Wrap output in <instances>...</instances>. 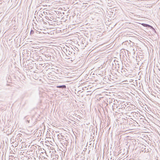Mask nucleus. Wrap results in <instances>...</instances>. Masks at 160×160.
Segmentation results:
<instances>
[{
    "instance_id": "nucleus-9",
    "label": "nucleus",
    "mask_w": 160,
    "mask_h": 160,
    "mask_svg": "<svg viewBox=\"0 0 160 160\" xmlns=\"http://www.w3.org/2000/svg\"><path fill=\"white\" fill-rule=\"evenodd\" d=\"M29 118L31 119V120H30V122H31L32 120V117H29Z\"/></svg>"
},
{
    "instance_id": "nucleus-7",
    "label": "nucleus",
    "mask_w": 160,
    "mask_h": 160,
    "mask_svg": "<svg viewBox=\"0 0 160 160\" xmlns=\"http://www.w3.org/2000/svg\"><path fill=\"white\" fill-rule=\"evenodd\" d=\"M126 70H127L126 69H122V72H126Z\"/></svg>"
},
{
    "instance_id": "nucleus-5",
    "label": "nucleus",
    "mask_w": 160,
    "mask_h": 160,
    "mask_svg": "<svg viewBox=\"0 0 160 160\" xmlns=\"http://www.w3.org/2000/svg\"><path fill=\"white\" fill-rule=\"evenodd\" d=\"M145 24V26H144L146 27H147V28H152V27L150 26V25H149L148 24Z\"/></svg>"
},
{
    "instance_id": "nucleus-10",
    "label": "nucleus",
    "mask_w": 160,
    "mask_h": 160,
    "mask_svg": "<svg viewBox=\"0 0 160 160\" xmlns=\"http://www.w3.org/2000/svg\"><path fill=\"white\" fill-rule=\"evenodd\" d=\"M45 13V11H43L41 13V14L42 16H43V14H44Z\"/></svg>"
},
{
    "instance_id": "nucleus-2",
    "label": "nucleus",
    "mask_w": 160,
    "mask_h": 160,
    "mask_svg": "<svg viewBox=\"0 0 160 160\" xmlns=\"http://www.w3.org/2000/svg\"><path fill=\"white\" fill-rule=\"evenodd\" d=\"M66 54H67L68 55H70V54H71L72 53L75 52L72 48H70L69 47L66 48Z\"/></svg>"
},
{
    "instance_id": "nucleus-6",
    "label": "nucleus",
    "mask_w": 160,
    "mask_h": 160,
    "mask_svg": "<svg viewBox=\"0 0 160 160\" xmlns=\"http://www.w3.org/2000/svg\"><path fill=\"white\" fill-rule=\"evenodd\" d=\"M25 118L27 120V122L28 123H29L30 122V119H29V117H26Z\"/></svg>"
},
{
    "instance_id": "nucleus-13",
    "label": "nucleus",
    "mask_w": 160,
    "mask_h": 160,
    "mask_svg": "<svg viewBox=\"0 0 160 160\" xmlns=\"http://www.w3.org/2000/svg\"><path fill=\"white\" fill-rule=\"evenodd\" d=\"M146 150H145V151H144V152H146Z\"/></svg>"
},
{
    "instance_id": "nucleus-4",
    "label": "nucleus",
    "mask_w": 160,
    "mask_h": 160,
    "mask_svg": "<svg viewBox=\"0 0 160 160\" xmlns=\"http://www.w3.org/2000/svg\"><path fill=\"white\" fill-rule=\"evenodd\" d=\"M136 123L135 122H132L131 123H130V125H131L132 127H136Z\"/></svg>"
},
{
    "instance_id": "nucleus-11",
    "label": "nucleus",
    "mask_w": 160,
    "mask_h": 160,
    "mask_svg": "<svg viewBox=\"0 0 160 160\" xmlns=\"http://www.w3.org/2000/svg\"><path fill=\"white\" fill-rule=\"evenodd\" d=\"M42 22L44 23H45V22L44 19H42Z\"/></svg>"
},
{
    "instance_id": "nucleus-1",
    "label": "nucleus",
    "mask_w": 160,
    "mask_h": 160,
    "mask_svg": "<svg viewBox=\"0 0 160 160\" xmlns=\"http://www.w3.org/2000/svg\"><path fill=\"white\" fill-rule=\"evenodd\" d=\"M75 52L73 53H72L71 54H70V55H68L67 54H66L67 56L65 58H67L68 59H71V61H72L75 59Z\"/></svg>"
},
{
    "instance_id": "nucleus-8",
    "label": "nucleus",
    "mask_w": 160,
    "mask_h": 160,
    "mask_svg": "<svg viewBox=\"0 0 160 160\" xmlns=\"http://www.w3.org/2000/svg\"><path fill=\"white\" fill-rule=\"evenodd\" d=\"M34 33V31L32 30L30 32V34H32Z\"/></svg>"
},
{
    "instance_id": "nucleus-3",
    "label": "nucleus",
    "mask_w": 160,
    "mask_h": 160,
    "mask_svg": "<svg viewBox=\"0 0 160 160\" xmlns=\"http://www.w3.org/2000/svg\"><path fill=\"white\" fill-rule=\"evenodd\" d=\"M58 88H66V87L65 85H61L57 87Z\"/></svg>"
},
{
    "instance_id": "nucleus-12",
    "label": "nucleus",
    "mask_w": 160,
    "mask_h": 160,
    "mask_svg": "<svg viewBox=\"0 0 160 160\" xmlns=\"http://www.w3.org/2000/svg\"><path fill=\"white\" fill-rule=\"evenodd\" d=\"M109 102H110H110H111L110 101H109Z\"/></svg>"
}]
</instances>
